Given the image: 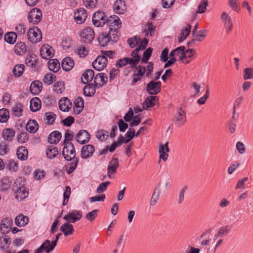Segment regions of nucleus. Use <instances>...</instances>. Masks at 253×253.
<instances>
[{
	"label": "nucleus",
	"instance_id": "obj_1",
	"mask_svg": "<svg viewBox=\"0 0 253 253\" xmlns=\"http://www.w3.org/2000/svg\"><path fill=\"white\" fill-rule=\"evenodd\" d=\"M15 199L18 201L24 200L29 195V189L24 183L23 178L20 177L16 179L13 185Z\"/></svg>",
	"mask_w": 253,
	"mask_h": 253
},
{
	"label": "nucleus",
	"instance_id": "obj_2",
	"mask_svg": "<svg viewBox=\"0 0 253 253\" xmlns=\"http://www.w3.org/2000/svg\"><path fill=\"white\" fill-rule=\"evenodd\" d=\"M138 50V49H135L132 51L130 57L119 59L116 62V67L119 68L128 64L131 68H135L140 60Z\"/></svg>",
	"mask_w": 253,
	"mask_h": 253
},
{
	"label": "nucleus",
	"instance_id": "obj_3",
	"mask_svg": "<svg viewBox=\"0 0 253 253\" xmlns=\"http://www.w3.org/2000/svg\"><path fill=\"white\" fill-rule=\"evenodd\" d=\"M153 69V64L151 62L148 63L146 66H139L137 68V72L132 76V82L136 83L140 80L144 73H146V76L149 77Z\"/></svg>",
	"mask_w": 253,
	"mask_h": 253
},
{
	"label": "nucleus",
	"instance_id": "obj_4",
	"mask_svg": "<svg viewBox=\"0 0 253 253\" xmlns=\"http://www.w3.org/2000/svg\"><path fill=\"white\" fill-rule=\"evenodd\" d=\"M27 39L32 43H37L42 40V33L41 30L37 27L30 28L27 32Z\"/></svg>",
	"mask_w": 253,
	"mask_h": 253
},
{
	"label": "nucleus",
	"instance_id": "obj_5",
	"mask_svg": "<svg viewBox=\"0 0 253 253\" xmlns=\"http://www.w3.org/2000/svg\"><path fill=\"white\" fill-rule=\"evenodd\" d=\"M62 154L65 159L71 161L76 156V151L74 145L71 142L64 143Z\"/></svg>",
	"mask_w": 253,
	"mask_h": 253
},
{
	"label": "nucleus",
	"instance_id": "obj_6",
	"mask_svg": "<svg viewBox=\"0 0 253 253\" xmlns=\"http://www.w3.org/2000/svg\"><path fill=\"white\" fill-rule=\"evenodd\" d=\"M107 17L105 13L100 11H98L94 13L92 16V23L96 27H102L106 22Z\"/></svg>",
	"mask_w": 253,
	"mask_h": 253
},
{
	"label": "nucleus",
	"instance_id": "obj_7",
	"mask_svg": "<svg viewBox=\"0 0 253 253\" xmlns=\"http://www.w3.org/2000/svg\"><path fill=\"white\" fill-rule=\"evenodd\" d=\"M29 21L33 25L37 24L42 19V13L39 8L32 9L29 14Z\"/></svg>",
	"mask_w": 253,
	"mask_h": 253
},
{
	"label": "nucleus",
	"instance_id": "obj_8",
	"mask_svg": "<svg viewBox=\"0 0 253 253\" xmlns=\"http://www.w3.org/2000/svg\"><path fill=\"white\" fill-rule=\"evenodd\" d=\"M108 63L107 58L105 55H99L92 62V66L97 71L103 70Z\"/></svg>",
	"mask_w": 253,
	"mask_h": 253
},
{
	"label": "nucleus",
	"instance_id": "obj_9",
	"mask_svg": "<svg viewBox=\"0 0 253 253\" xmlns=\"http://www.w3.org/2000/svg\"><path fill=\"white\" fill-rule=\"evenodd\" d=\"M82 217L81 211L78 210H73L65 215L63 219L68 222L75 223L80 220Z\"/></svg>",
	"mask_w": 253,
	"mask_h": 253
},
{
	"label": "nucleus",
	"instance_id": "obj_10",
	"mask_svg": "<svg viewBox=\"0 0 253 253\" xmlns=\"http://www.w3.org/2000/svg\"><path fill=\"white\" fill-rule=\"evenodd\" d=\"M82 40L85 42L90 43L94 39V32L90 27L84 28L81 33Z\"/></svg>",
	"mask_w": 253,
	"mask_h": 253
},
{
	"label": "nucleus",
	"instance_id": "obj_11",
	"mask_svg": "<svg viewBox=\"0 0 253 253\" xmlns=\"http://www.w3.org/2000/svg\"><path fill=\"white\" fill-rule=\"evenodd\" d=\"M220 18L224 24L226 33H230L232 31L233 26L231 17L226 12H223Z\"/></svg>",
	"mask_w": 253,
	"mask_h": 253
},
{
	"label": "nucleus",
	"instance_id": "obj_12",
	"mask_svg": "<svg viewBox=\"0 0 253 253\" xmlns=\"http://www.w3.org/2000/svg\"><path fill=\"white\" fill-rule=\"evenodd\" d=\"M87 17V14L85 9L78 8L74 13V17L75 21L79 24L83 23Z\"/></svg>",
	"mask_w": 253,
	"mask_h": 253
},
{
	"label": "nucleus",
	"instance_id": "obj_13",
	"mask_svg": "<svg viewBox=\"0 0 253 253\" xmlns=\"http://www.w3.org/2000/svg\"><path fill=\"white\" fill-rule=\"evenodd\" d=\"M40 53L42 58L48 59L54 55V50L51 46L46 44L42 46Z\"/></svg>",
	"mask_w": 253,
	"mask_h": 253
},
{
	"label": "nucleus",
	"instance_id": "obj_14",
	"mask_svg": "<svg viewBox=\"0 0 253 253\" xmlns=\"http://www.w3.org/2000/svg\"><path fill=\"white\" fill-rule=\"evenodd\" d=\"M119 166V163L117 158H113L109 162L107 167V175L110 178L113 177L112 175L116 172Z\"/></svg>",
	"mask_w": 253,
	"mask_h": 253
},
{
	"label": "nucleus",
	"instance_id": "obj_15",
	"mask_svg": "<svg viewBox=\"0 0 253 253\" xmlns=\"http://www.w3.org/2000/svg\"><path fill=\"white\" fill-rule=\"evenodd\" d=\"M106 24L110 27V28H113L114 29L115 28L118 29L121 26L122 22L118 16L112 15L108 18H107Z\"/></svg>",
	"mask_w": 253,
	"mask_h": 253
},
{
	"label": "nucleus",
	"instance_id": "obj_16",
	"mask_svg": "<svg viewBox=\"0 0 253 253\" xmlns=\"http://www.w3.org/2000/svg\"><path fill=\"white\" fill-rule=\"evenodd\" d=\"M161 83L160 82L151 81L147 84V91L150 94H156L161 90Z\"/></svg>",
	"mask_w": 253,
	"mask_h": 253
},
{
	"label": "nucleus",
	"instance_id": "obj_17",
	"mask_svg": "<svg viewBox=\"0 0 253 253\" xmlns=\"http://www.w3.org/2000/svg\"><path fill=\"white\" fill-rule=\"evenodd\" d=\"M107 80L108 77L106 74L98 73L94 76V84L96 87H101L106 84Z\"/></svg>",
	"mask_w": 253,
	"mask_h": 253
},
{
	"label": "nucleus",
	"instance_id": "obj_18",
	"mask_svg": "<svg viewBox=\"0 0 253 253\" xmlns=\"http://www.w3.org/2000/svg\"><path fill=\"white\" fill-rule=\"evenodd\" d=\"M94 152V148L92 145L88 144L84 146L81 150V156L83 159L91 157Z\"/></svg>",
	"mask_w": 253,
	"mask_h": 253
},
{
	"label": "nucleus",
	"instance_id": "obj_19",
	"mask_svg": "<svg viewBox=\"0 0 253 253\" xmlns=\"http://www.w3.org/2000/svg\"><path fill=\"white\" fill-rule=\"evenodd\" d=\"M58 104L60 110L63 112H68L72 107V103L67 97L60 99Z\"/></svg>",
	"mask_w": 253,
	"mask_h": 253
},
{
	"label": "nucleus",
	"instance_id": "obj_20",
	"mask_svg": "<svg viewBox=\"0 0 253 253\" xmlns=\"http://www.w3.org/2000/svg\"><path fill=\"white\" fill-rule=\"evenodd\" d=\"M168 144V142H167L165 144H161L159 146L160 159H162L164 161H166L169 157L168 153L169 151V149Z\"/></svg>",
	"mask_w": 253,
	"mask_h": 253
},
{
	"label": "nucleus",
	"instance_id": "obj_21",
	"mask_svg": "<svg viewBox=\"0 0 253 253\" xmlns=\"http://www.w3.org/2000/svg\"><path fill=\"white\" fill-rule=\"evenodd\" d=\"M113 9L117 14H124L126 9L125 2L122 0H117L114 4Z\"/></svg>",
	"mask_w": 253,
	"mask_h": 253
},
{
	"label": "nucleus",
	"instance_id": "obj_22",
	"mask_svg": "<svg viewBox=\"0 0 253 253\" xmlns=\"http://www.w3.org/2000/svg\"><path fill=\"white\" fill-rule=\"evenodd\" d=\"M174 121L177 125H182L186 121V116L184 111L179 108L174 117Z\"/></svg>",
	"mask_w": 253,
	"mask_h": 253
},
{
	"label": "nucleus",
	"instance_id": "obj_23",
	"mask_svg": "<svg viewBox=\"0 0 253 253\" xmlns=\"http://www.w3.org/2000/svg\"><path fill=\"white\" fill-rule=\"evenodd\" d=\"M76 139L79 143L84 144L89 141V134L85 130H81L77 134Z\"/></svg>",
	"mask_w": 253,
	"mask_h": 253
},
{
	"label": "nucleus",
	"instance_id": "obj_24",
	"mask_svg": "<svg viewBox=\"0 0 253 253\" xmlns=\"http://www.w3.org/2000/svg\"><path fill=\"white\" fill-rule=\"evenodd\" d=\"M12 221L10 218H5L2 220L0 229L2 232L7 233L11 229Z\"/></svg>",
	"mask_w": 253,
	"mask_h": 253
},
{
	"label": "nucleus",
	"instance_id": "obj_25",
	"mask_svg": "<svg viewBox=\"0 0 253 253\" xmlns=\"http://www.w3.org/2000/svg\"><path fill=\"white\" fill-rule=\"evenodd\" d=\"M42 83L39 81L33 82L30 85V91L34 95H37L40 93L42 89Z\"/></svg>",
	"mask_w": 253,
	"mask_h": 253
},
{
	"label": "nucleus",
	"instance_id": "obj_26",
	"mask_svg": "<svg viewBox=\"0 0 253 253\" xmlns=\"http://www.w3.org/2000/svg\"><path fill=\"white\" fill-rule=\"evenodd\" d=\"M74 112L76 114H80L84 107V101L82 97H78L74 102Z\"/></svg>",
	"mask_w": 253,
	"mask_h": 253
},
{
	"label": "nucleus",
	"instance_id": "obj_27",
	"mask_svg": "<svg viewBox=\"0 0 253 253\" xmlns=\"http://www.w3.org/2000/svg\"><path fill=\"white\" fill-rule=\"evenodd\" d=\"M94 78V71L91 69H88L83 74L82 81L84 84H86L91 82Z\"/></svg>",
	"mask_w": 253,
	"mask_h": 253
},
{
	"label": "nucleus",
	"instance_id": "obj_28",
	"mask_svg": "<svg viewBox=\"0 0 253 253\" xmlns=\"http://www.w3.org/2000/svg\"><path fill=\"white\" fill-rule=\"evenodd\" d=\"M62 137L61 133L58 131L52 132L48 137V141L50 144H56L59 142Z\"/></svg>",
	"mask_w": 253,
	"mask_h": 253
},
{
	"label": "nucleus",
	"instance_id": "obj_29",
	"mask_svg": "<svg viewBox=\"0 0 253 253\" xmlns=\"http://www.w3.org/2000/svg\"><path fill=\"white\" fill-rule=\"evenodd\" d=\"M184 46L178 47L169 53V57H175L174 56H177L179 60H182L184 59Z\"/></svg>",
	"mask_w": 253,
	"mask_h": 253
},
{
	"label": "nucleus",
	"instance_id": "obj_30",
	"mask_svg": "<svg viewBox=\"0 0 253 253\" xmlns=\"http://www.w3.org/2000/svg\"><path fill=\"white\" fill-rule=\"evenodd\" d=\"M74 66V62L70 57L65 58L62 62V67L64 70L69 71L71 70Z\"/></svg>",
	"mask_w": 253,
	"mask_h": 253
},
{
	"label": "nucleus",
	"instance_id": "obj_31",
	"mask_svg": "<svg viewBox=\"0 0 253 253\" xmlns=\"http://www.w3.org/2000/svg\"><path fill=\"white\" fill-rule=\"evenodd\" d=\"M11 244V240L7 235H3L0 237V249H7Z\"/></svg>",
	"mask_w": 253,
	"mask_h": 253
},
{
	"label": "nucleus",
	"instance_id": "obj_32",
	"mask_svg": "<svg viewBox=\"0 0 253 253\" xmlns=\"http://www.w3.org/2000/svg\"><path fill=\"white\" fill-rule=\"evenodd\" d=\"M60 229L65 236L73 234L74 231L73 226L68 222L63 224L61 226Z\"/></svg>",
	"mask_w": 253,
	"mask_h": 253
},
{
	"label": "nucleus",
	"instance_id": "obj_33",
	"mask_svg": "<svg viewBox=\"0 0 253 253\" xmlns=\"http://www.w3.org/2000/svg\"><path fill=\"white\" fill-rule=\"evenodd\" d=\"M39 126L37 122L35 120H29L26 126V130L32 133H34L38 130Z\"/></svg>",
	"mask_w": 253,
	"mask_h": 253
},
{
	"label": "nucleus",
	"instance_id": "obj_34",
	"mask_svg": "<svg viewBox=\"0 0 253 253\" xmlns=\"http://www.w3.org/2000/svg\"><path fill=\"white\" fill-rule=\"evenodd\" d=\"M46 154L49 159H52L55 158L58 155V149L53 145L48 146L46 149Z\"/></svg>",
	"mask_w": 253,
	"mask_h": 253
},
{
	"label": "nucleus",
	"instance_id": "obj_35",
	"mask_svg": "<svg viewBox=\"0 0 253 253\" xmlns=\"http://www.w3.org/2000/svg\"><path fill=\"white\" fill-rule=\"evenodd\" d=\"M17 156L19 160L24 161L27 160L28 156V152L25 147L21 146L17 150Z\"/></svg>",
	"mask_w": 253,
	"mask_h": 253
},
{
	"label": "nucleus",
	"instance_id": "obj_36",
	"mask_svg": "<svg viewBox=\"0 0 253 253\" xmlns=\"http://www.w3.org/2000/svg\"><path fill=\"white\" fill-rule=\"evenodd\" d=\"M15 53L18 55H23L25 53L27 48L25 43L22 42H18L14 46Z\"/></svg>",
	"mask_w": 253,
	"mask_h": 253
},
{
	"label": "nucleus",
	"instance_id": "obj_37",
	"mask_svg": "<svg viewBox=\"0 0 253 253\" xmlns=\"http://www.w3.org/2000/svg\"><path fill=\"white\" fill-rule=\"evenodd\" d=\"M28 222L29 218L22 214H19L15 219V224L19 227L24 226Z\"/></svg>",
	"mask_w": 253,
	"mask_h": 253
},
{
	"label": "nucleus",
	"instance_id": "obj_38",
	"mask_svg": "<svg viewBox=\"0 0 253 253\" xmlns=\"http://www.w3.org/2000/svg\"><path fill=\"white\" fill-rule=\"evenodd\" d=\"M48 68L53 72H57L60 68V63L56 59H50L48 63Z\"/></svg>",
	"mask_w": 253,
	"mask_h": 253
},
{
	"label": "nucleus",
	"instance_id": "obj_39",
	"mask_svg": "<svg viewBox=\"0 0 253 253\" xmlns=\"http://www.w3.org/2000/svg\"><path fill=\"white\" fill-rule=\"evenodd\" d=\"M65 89V84L62 81L55 82L53 86V91L57 94L62 93Z\"/></svg>",
	"mask_w": 253,
	"mask_h": 253
},
{
	"label": "nucleus",
	"instance_id": "obj_40",
	"mask_svg": "<svg viewBox=\"0 0 253 253\" xmlns=\"http://www.w3.org/2000/svg\"><path fill=\"white\" fill-rule=\"evenodd\" d=\"M41 107V100L38 97H35L30 101V108L33 112H36Z\"/></svg>",
	"mask_w": 253,
	"mask_h": 253
},
{
	"label": "nucleus",
	"instance_id": "obj_41",
	"mask_svg": "<svg viewBox=\"0 0 253 253\" xmlns=\"http://www.w3.org/2000/svg\"><path fill=\"white\" fill-rule=\"evenodd\" d=\"M41 246L44 251L46 253H49L54 249L56 246L55 243L50 242L48 240H46Z\"/></svg>",
	"mask_w": 253,
	"mask_h": 253
},
{
	"label": "nucleus",
	"instance_id": "obj_42",
	"mask_svg": "<svg viewBox=\"0 0 253 253\" xmlns=\"http://www.w3.org/2000/svg\"><path fill=\"white\" fill-rule=\"evenodd\" d=\"M37 61V57L34 54L27 56L25 59V63L27 66L32 67L35 66L36 65Z\"/></svg>",
	"mask_w": 253,
	"mask_h": 253
},
{
	"label": "nucleus",
	"instance_id": "obj_43",
	"mask_svg": "<svg viewBox=\"0 0 253 253\" xmlns=\"http://www.w3.org/2000/svg\"><path fill=\"white\" fill-rule=\"evenodd\" d=\"M2 135L5 140L11 141L15 135V131L12 129L6 128L3 131Z\"/></svg>",
	"mask_w": 253,
	"mask_h": 253
},
{
	"label": "nucleus",
	"instance_id": "obj_44",
	"mask_svg": "<svg viewBox=\"0 0 253 253\" xmlns=\"http://www.w3.org/2000/svg\"><path fill=\"white\" fill-rule=\"evenodd\" d=\"M17 36L14 32H9L4 36L5 41L9 43L13 44L15 42Z\"/></svg>",
	"mask_w": 253,
	"mask_h": 253
},
{
	"label": "nucleus",
	"instance_id": "obj_45",
	"mask_svg": "<svg viewBox=\"0 0 253 253\" xmlns=\"http://www.w3.org/2000/svg\"><path fill=\"white\" fill-rule=\"evenodd\" d=\"M191 31V26L189 25H187L186 26L181 32L180 37H178V42H183L186 37L189 35Z\"/></svg>",
	"mask_w": 253,
	"mask_h": 253
},
{
	"label": "nucleus",
	"instance_id": "obj_46",
	"mask_svg": "<svg viewBox=\"0 0 253 253\" xmlns=\"http://www.w3.org/2000/svg\"><path fill=\"white\" fill-rule=\"evenodd\" d=\"M117 29L115 28L114 29L113 28H110L109 31L108 32L107 35L110 42H117L119 37L117 34Z\"/></svg>",
	"mask_w": 253,
	"mask_h": 253
},
{
	"label": "nucleus",
	"instance_id": "obj_47",
	"mask_svg": "<svg viewBox=\"0 0 253 253\" xmlns=\"http://www.w3.org/2000/svg\"><path fill=\"white\" fill-rule=\"evenodd\" d=\"M95 92V88L92 84L85 85L84 89V93L86 96H92Z\"/></svg>",
	"mask_w": 253,
	"mask_h": 253
},
{
	"label": "nucleus",
	"instance_id": "obj_48",
	"mask_svg": "<svg viewBox=\"0 0 253 253\" xmlns=\"http://www.w3.org/2000/svg\"><path fill=\"white\" fill-rule=\"evenodd\" d=\"M9 118V113L6 109H0V122L6 123Z\"/></svg>",
	"mask_w": 253,
	"mask_h": 253
},
{
	"label": "nucleus",
	"instance_id": "obj_49",
	"mask_svg": "<svg viewBox=\"0 0 253 253\" xmlns=\"http://www.w3.org/2000/svg\"><path fill=\"white\" fill-rule=\"evenodd\" d=\"M25 66L23 64L15 65L13 69V73L16 77L21 76L24 71Z\"/></svg>",
	"mask_w": 253,
	"mask_h": 253
},
{
	"label": "nucleus",
	"instance_id": "obj_50",
	"mask_svg": "<svg viewBox=\"0 0 253 253\" xmlns=\"http://www.w3.org/2000/svg\"><path fill=\"white\" fill-rule=\"evenodd\" d=\"M98 41L100 45L102 46H106L109 42H110L109 37L106 33L101 34L98 38Z\"/></svg>",
	"mask_w": 253,
	"mask_h": 253
},
{
	"label": "nucleus",
	"instance_id": "obj_51",
	"mask_svg": "<svg viewBox=\"0 0 253 253\" xmlns=\"http://www.w3.org/2000/svg\"><path fill=\"white\" fill-rule=\"evenodd\" d=\"M243 78L245 80H251L253 78V68H246L243 70Z\"/></svg>",
	"mask_w": 253,
	"mask_h": 253
},
{
	"label": "nucleus",
	"instance_id": "obj_52",
	"mask_svg": "<svg viewBox=\"0 0 253 253\" xmlns=\"http://www.w3.org/2000/svg\"><path fill=\"white\" fill-rule=\"evenodd\" d=\"M56 80V76L52 73L46 74L43 79V82L47 85L51 84Z\"/></svg>",
	"mask_w": 253,
	"mask_h": 253
},
{
	"label": "nucleus",
	"instance_id": "obj_53",
	"mask_svg": "<svg viewBox=\"0 0 253 253\" xmlns=\"http://www.w3.org/2000/svg\"><path fill=\"white\" fill-rule=\"evenodd\" d=\"M126 138H124V142L125 143H127L129 141L132 140L134 136H135V130L133 128H129L128 130L125 134Z\"/></svg>",
	"mask_w": 253,
	"mask_h": 253
},
{
	"label": "nucleus",
	"instance_id": "obj_54",
	"mask_svg": "<svg viewBox=\"0 0 253 253\" xmlns=\"http://www.w3.org/2000/svg\"><path fill=\"white\" fill-rule=\"evenodd\" d=\"M7 168L12 171H16L18 169V165L17 161L13 160H9L7 163Z\"/></svg>",
	"mask_w": 253,
	"mask_h": 253
},
{
	"label": "nucleus",
	"instance_id": "obj_55",
	"mask_svg": "<svg viewBox=\"0 0 253 253\" xmlns=\"http://www.w3.org/2000/svg\"><path fill=\"white\" fill-rule=\"evenodd\" d=\"M159 197L160 192L159 190L155 189L152 194V196L150 201V206H154L157 204L158 201L159 200Z\"/></svg>",
	"mask_w": 253,
	"mask_h": 253
},
{
	"label": "nucleus",
	"instance_id": "obj_56",
	"mask_svg": "<svg viewBox=\"0 0 253 253\" xmlns=\"http://www.w3.org/2000/svg\"><path fill=\"white\" fill-rule=\"evenodd\" d=\"M13 115L16 117L22 115V108L21 104H16L12 107Z\"/></svg>",
	"mask_w": 253,
	"mask_h": 253
},
{
	"label": "nucleus",
	"instance_id": "obj_57",
	"mask_svg": "<svg viewBox=\"0 0 253 253\" xmlns=\"http://www.w3.org/2000/svg\"><path fill=\"white\" fill-rule=\"evenodd\" d=\"M156 29V27L152 25V24L150 22H148L146 25V28L145 29V33H146V36H148V34H150V36H153V34L155 33Z\"/></svg>",
	"mask_w": 253,
	"mask_h": 253
},
{
	"label": "nucleus",
	"instance_id": "obj_58",
	"mask_svg": "<svg viewBox=\"0 0 253 253\" xmlns=\"http://www.w3.org/2000/svg\"><path fill=\"white\" fill-rule=\"evenodd\" d=\"M71 195V188L69 186H67L63 194L64 200L63 202V205L65 206L68 202V200Z\"/></svg>",
	"mask_w": 253,
	"mask_h": 253
},
{
	"label": "nucleus",
	"instance_id": "obj_59",
	"mask_svg": "<svg viewBox=\"0 0 253 253\" xmlns=\"http://www.w3.org/2000/svg\"><path fill=\"white\" fill-rule=\"evenodd\" d=\"M79 161L76 160L70 163L66 167L67 173L70 174L76 169Z\"/></svg>",
	"mask_w": 253,
	"mask_h": 253
},
{
	"label": "nucleus",
	"instance_id": "obj_60",
	"mask_svg": "<svg viewBox=\"0 0 253 253\" xmlns=\"http://www.w3.org/2000/svg\"><path fill=\"white\" fill-rule=\"evenodd\" d=\"M29 134L27 132H21L17 136V140L20 143H24L28 141Z\"/></svg>",
	"mask_w": 253,
	"mask_h": 253
},
{
	"label": "nucleus",
	"instance_id": "obj_61",
	"mask_svg": "<svg viewBox=\"0 0 253 253\" xmlns=\"http://www.w3.org/2000/svg\"><path fill=\"white\" fill-rule=\"evenodd\" d=\"M110 184V182L106 181L105 182L101 183L99 185L98 187L96 189V193L100 194L104 192L106 190L108 185Z\"/></svg>",
	"mask_w": 253,
	"mask_h": 253
},
{
	"label": "nucleus",
	"instance_id": "obj_62",
	"mask_svg": "<svg viewBox=\"0 0 253 253\" xmlns=\"http://www.w3.org/2000/svg\"><path fill=\"white\" fill-rule=\"evenodd\" d=\"M96 137L100 141H103L107 139L108 135V133L104 130H99L96 133Z\"/></svg>",
	"mask_w": 253,
	"mask_h": 253
},
{
	"label": "nucleus",
	"instance_id": "obj_63",
	"mask_svg": "<svg viewBox=\"0 0 253 253\" xmlns=\"http://www.w3.org/2000/svg\"><path fill=\"white\" fill-rule=\"evenodd\" d=\"M152 49L149 47L143 52V55L141 59L142 63H146L151 55Z\"/></svg>",
	"mask_w": 253,
	"mask_h": 253
},
{
	"label": "nucleus",
	"instance_id": "obj_64",
	"mask_svg": "<svg viewBox=\"0 0 253 253\" xmlns=\"http://www.w3.org/2000/svg\"><path fill=\"white\" fill-rule=\"evenodd\" d=\"M45 175V172L43 170L37 169L34 172V177L36 180L42 179Z\"/></svg>",
	"mask_w": 253,
	"mask_h": 253
}]
</instances>
